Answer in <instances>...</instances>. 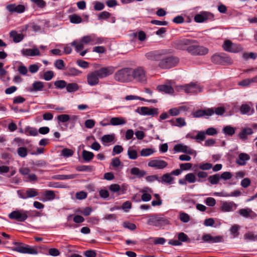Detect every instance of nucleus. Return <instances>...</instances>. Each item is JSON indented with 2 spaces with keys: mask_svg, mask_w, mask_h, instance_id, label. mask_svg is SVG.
Instances as JSON below:
<instances>
[{
  "mask_svg": "<svg viewBox=\"0 0 257 257\" xmlns=\"http://www.w3.org/2000/svg\"><path fill=\"white\" fill-rule=\"evenodd\" d=\"M115 70L113 66L102 67L88 73L87 75L88 84L90 86H95L98 84L99 79H102L112 74Z\"/></svg>",
  "mask_w": 257,
  "mask_h": 257,
  "instance_id": "f257e3e1",
  "label": "nucleus"
},
{
  "mask_svg": "<svg viewBox=\"0 0 257 257\" xmlns=\"http://www.w3.org/2000/svg\"><path fill=\"white\" fill-rule=\"evenodd\" d=\"M148 217L147 223L149 225H153L161 228L170 224L169 219L162 214H149L148 215Z\"/></svg>",
  "mask_w": 257,
  "mask_h": 257,
  "instance_id": "f03ea898",
  "label": "nucleus"
},
{
  "mask_svg": "<svg viewBox=\"0 0 257 257\" xmlns=\"http://www.w3.org/2000/svg\"><path fill=\"white\" fill-rule=\"evenodd\" d=\"M132 68H124L117 71L114 75V79L119 82H126L132 80Z\"/></svg>",
  "mask_w": 257,
  "mask_h": 257,
  "instance_id": "7ed1b4c3",
  "label": "nucleus"
},
{
  "mask_svg": "<svg viewBox=\"0 0 257 257\" xmlns=\"http://www.w3.org/2000/svg\"><path fill=\"white\" fill-rule=\"evenodd\" d=\"M179 63V59L174 56H170L162 58L159 63V66L164 69H170L176 66Z\"/></svg>",
  "mask_w": 257,
  "mask_h": 257,
  "instance_id": "20e7f679",
  "label": "nucleus"
},
{
  "mask_svg": "<svg viewBox=\"0 0 257 257\" xmlns=\"http://www.w3.org/2000/svg\"><path fill=\"white\" fill-rule=\"evenodd\" d=\"M195 42L187 48V51L193 55H205L208 53V49L202 46L197 45Z\"/></svg>",
  "mask_w": 257,
  "mask_h": 257,
  "instance_id": "39448f33",
  "label": "nucleus"
},
{
  "mask_svg": "<svg viewBox=\"0 0 257 257\" xmlns=\"http://www.w3.org/2000/svg\"><path fill=\"white\" fill-rule=\"evenodd\" d=\"M211 61L216 64L229 65L232 63L231 59L225 53L215 54L211 57Z\"/></svg>",
  "mask_w": 257,
  "mask_h": 257,
  "instance_id": "423d86ee",
  "label": "nucleus"
},
{
  "mask_svg": "<svg viewBox=\"0 0 257 257\" xmlns=\"http://www.w3.org/2000/svg\"><path fill=\"white\" fill-rule=\"evenodd\" d=\"M132 80L140 83H145L147 81L146 72L142 67L132 69Z\"/></svg>",
  "mask_w": 257,
  "mask_h": 257,
  "instance_id": "0eeeda50",
  "label": "nucleus"
},
{
  "mask_svg": "<svg viewBox=\"0 0 257 257\" xmlns=\"http://www.w3.org/2000/svg\"><path fill=\"white\" fill-rule=\"evenodd\" d=\"M222 48L225 51L234 53H238L243 50L240 44L233 43L230 40H225L222 45Z\"/></svg>",
  "mask_w": 257,
  "mask_h": 257,
  "instance_id": "6e6552de",
  "label": "nucleus"
},
{
  "mask_svg": "<svg viewBox=\"0 0 257 257\" xmlns=\"http://www.w3.org/2000/svg\"><path fill=\"white\" fill-rule=\"evenodd\" d=\"M9 217L19 222H24L28 218V212L24 210L13 211L9 214Z\"/></svg>",
  "mask_w": 257,
  "mask_h": 257,
  "instance_id": "1a4fd4ad",
  "label": "nucleus"
},
{
  "mask_svg": "<svg viewBox=\"0 0 257 257\" xmlns=\"http://www.w3.org/2000/svg\"><path fill=\"white\" fill-rule=\"evenodd\" d=\"M166 54V51L164 50H158L150 51L145 54L146 58L150 61H161L163 55Z\"/></svg>",
  "mask_w": 257,
  "mask_h": 257,
  "instance_id": "9d476101",
  "label": "nucleus"
},
{
  "mask_svg": "<svg viewBox=\"0 0 257 257\" xmlns=\"http://www.w3.org/2000/svg\"><path fill=\"white\" fill-rule=\"evenodd\" d=\"M104 39L102 37H98L94 35L85 36L82 37V42L86 45H94L102 44L104 42Z\"/></svg>",
  "mask_w": 257,
  "mask_h": 257,
  "instance_id": "9b49d317",
  "label": "nucleus"
},
{
  "mask_svg": "<svg viewBox=\"0 0 257 257\" xmlns=\"http://www.w3.org/2000/svg\"><path fill=\"white\" fill-rule=\"evenodd\" d=\"M181 88L187 93H197L202 90V87L197 83H191L181 86Z\"/></svg>",
  "mask_w": 257,
  "mask_h": 257,
  "instance_id": "f8f14e48",
  "label": "nucleus"
},
{
  "mask_svg": "<svg viewBox=\"0 0 257 257\" xmlns=\"http://www.w3.org/2000/svg\"><path fill=\"white\" fill-rule=\"evenodd\" d=\"M213 18L214 15L211 13L202 11L195 16L194 21L197 23H202L207 20H212Z\"/></svg>",
  "mask_w": 257,
  "mask_h": 257,
  "instance_id": "ddd939ff",
  "label": "nucleus"
},
{
  "mask_svg": "<svg viewBox=\"0 0 257 257\" xmlns=\"http://www.w3.org/2000/svg\"><path fill=\"white\" fill-rule=\"evenodd\" d=\"M223 241L222 236L218 235L212 236L210 234L204 233L202 237L201 242H207L210 243H218Z\"/></svg>",
  "mask_w": 257,
  "mask_h": 257,
  "instance_id": "4468645a",
  "label": "nucleus"
},
{
  "mask_svg": "<svg viewBox=\"0 0 257 257\" xmlns=\"http://www.w3.org/2000/svg\"><path fill=\"white\" fill-rule=\"evenodd\" d=\"M195 40L186 39L181 38L175 41L174 44L175 47L178 49L184 50L186 49V46H190L191 44L194 43Z\"/></svg>",
  "mask_w": 257,
  "mask_h": 257,
  "instance_id": "2eb2a0df",
  "label": "nucleus"
},
{
  "mask_svg": "<svg viewBox=\"0 0 257 257\" xmlns=\"http://www.w3.org/2000/svg\"><path fill=\"white\" fill-rule=\"evenodd\" d=\"M150 167L154 168L156 169H163L168 166L167 162L159 159H154L150 160L148 164Z\"/></svg>",
  "mask_w": 257,
  "mask_h": 257,
  "instance_id": "dca6fc26",
  "label": "nucleus"
},
{
  "mask_svg": "<svg viewBox=\"0 0 257 257\" xmlns=\"http://www.w3.org/2000/svg\"><path fill=\"white\" fill-rule=\"evenodd\" d=\"M239 111L242 115H252L254 112L253 104L251 102H248L241 104L239 107Z\"/></svg>",
  "mask_w": 257,
  "mask_h": 257,
  "instance_id": "f3484780",
  "label": "nucleus"
},
{
  "mask_svg": "<svg viewBox=\"0 0 257 257\" xmlns=\"http://www.w3.org/2000/svg\"><path fill=\"white\" fill-rule=\"evenodd\" d=\"M71 46L75 47V51L79 53L81 56H84L87 52V50L81 51L84 48V45H86L82 42V37L79 40H74L71 43Z\"/></svg>",
  "mask_w": 257,
  "mask_h": 257,
  "instance_id": "a211bd4d",
  "label": "nucleus"
},
{
  "mask_svg": "<svg viewBox=\"0 0 257 257\" xmlns=\"http://www.w3.org/2000/svg\"><path fill=\"white\" fill-rule=\"evenodd\" d=\"M253 134V130L250 127H245L241 128L237 136L241 141L245 142L248 139V136Z\"/></svg>",
  "mask_w": 257,
  "mask_h": 257,
  "instance_id": "6ab92c4d",
  "label": "nucleus"
},
{
  "mask_svg": "<svg viewBox=\"0 0 257 257\" xmlns=\"http://www.w3.org/2000/svg\"><path fill=\"white\" fill-rule=\"evenodd\" d=\"M174 150L176 152H182L189 155L196 154L195 151L189 146L182 144H178L174 147Z\"/></svg>",
  "mask_w": 257,
  "mask_h": 257,
  "instance_id": "aec40b11",
  "label": "nucleus"
},
{
  "mask_svg": "<svg viewBox=\"0 0 257 257\" xmlns=\"http://www.w3.org/2000/svg\"><path fill=\"white\" fill-rule=\"evenodd\" d=\"M137 111L142 115H151L152 116H157L158 113V109L157 108H150L146 106H143L140 108V111H139V108Z\"/></svg>",
  "mask_w": 257,
  "mask_h": 257,
  "instance_id": "412c9836",
  "label": "nucleus"
},
{
  "mask_svg": "<svg viewBox=\"0 0 257 257\" xmlns=\"http://www.w3.org/2000/svg\"><path fill=\"white\" fill-rule=\"evenodd\" d=\"M6 9L11 13L21 14L25 11L26 8L23 5H17L16 4H11L6 6Z\"/></svg>",
  "mask_w": 257,
  "mask_h": 257,
  "instance_id": "4be33fe9",
  "label": "nucleus"
},
{
  "mask_svg": "<svg viewBox=\"0 0 257 257\" xmlns=\"http://www.w3.org/2000/svg\"><path fill=\"white\" fill-rule=\"evenodd\" d=\"M238 213L242 217L245 218H249L251 219L257 217V214L249 208L240 209L238 211Z\"/></svg>",
  "mask_w": 257,
  "mask_h": 257,
  "instance_id": "5701e85b",
  "label": "nucleus"
},
{
  "mask_svg": "<svg viewBox=\"0 0 257 257\" xmlns=\"http://www.w3.org/2000/svg\"><path fill=\"white\" fill-rule=\"evenodd\" d=\"M237 205L233 201L224 202L221 206V210L223 212H231L235 210Z\"/></svg>",
  "mask_w": 257,
  "mask_h": 257,
  "instance_id": "b1692460",
  "label": "nucleus"
},
{
  "mask_svg": "<svg viewBox=\"0 0 257 257\" xmlns=\"http://www.w3.org/2000/svg\"><path fill=\"white\" fill-rule=\"evenodd\" d=\"M250 159L249 155L246 153H241L238 155V158L235 161L236 164L239 166H245L247 162Z\"/></svg>",
  "mask_w": 257,
  "mask_h": 257,
  "instance_id": "393cba45",
  "label": "nucleus"
},
{
  "mask_svg": "<svg viewBox=\"0 0 257 257\" xmlns=\"http://www.w3.org/2000/svg\"><path fill=\"white\" fill-rule=\"evenodd\" d=\"M110 191L113 193H116L118 195L123 194L126 190L124 186H120L117 184H113L109 186Z\"/></svg>",
  "mask_w": 257,
  "mask_h": 257,
  "instance_id": "a878e982",
  "label": "nucleus"
},
{
  "mask_svg": "<svg viewBox=\"0 0 257 257\" xmlns=\"http://www.w3.org/2000/svg\"><path fill=\"white\" fill-rule=\"evenodd\" d=\"M213 114V111L211 109H198L193 113L194 117H200L204 115L211 116Z\"/></svg>",
  "mask_w": 257,
  "mask_h": 257,
  "instance_id": "bb28decb",
  "label": "nucleus"
},
{
  "mask_svg": "<svg viewBox=\"0 0 257 257\" xmlns=\"http://www.w3.org/2000/svg\"><path fill=\"white\" fill-rule=\"evenodd\" d=\"M23 55L25 56H35L40 55V51L37 48L23 49L22 50Z\"/></svg>",
  "mask_w": 257,
  "mask_h": 257,
  "instance_id": "cd10ccee",
  "label": "nucleus"
},
{
  "mask_svg": "<svg viewBox=\"0 0 257 257\" xmlns=\"http://www.w3.org/2000/svg\"><path fill=\"white\" fill-rule=\"evenodd\" d=\"M44 87V83L40 81H35L31 87L28 89L30 92L43 90Z\"/></svg>",
  "mask_w": 257,
  "mask_h": 257,
  "instance_id": "c85d7f7f",
  "label": "nucleus"
},
{
  "mask_svg": "<svg viewBox=\"0 0 257 257\" xmlns=\"http://www.w3.org/2000/svg\"><path fill=\"white\" fill-rule=\"evenodd\" d=\"M130 174L135 177L141 178L146 175V172L137 167H133L130 169Z\"/></svg>",
  "mask_w": 257,
  "mask_h": 257,
  "instance_id": "c756f323",
  "label": "nucleus"
},
{
  "mask_svg": "<svg viewBox=\"0 0 257 257\" xmlns=\"http://www.w3.org/2000/svg\"><path fill=\"white\" fill-rule=\"evenodd\" d=\"M115 139V135H105L101 138V141L104 146H108L109 144L113 143Z\"/></svg>",
  "mask_w": 257,
  "mask_h": 257,
  "instance_id": "7c9ffc66",
  "label": "nucleus"
},
{
  "mask_svg": "<svg viewBox=\"0 0 257 257\" xmlns=\"http://www.w3.org/2000/svg\"><path fill=\"white\" fill-rule=\"evenodd\" d=\"M126 121L124 118L121 117H113L110 120L109 124L112 125H118L124 124Z\"/></svg>",
  "mask_w": 257,
  "mask_h": 257,
  "instance_id": "2f4dec72",
  "label": "nucleus"
},
{
  "mask_svg": "<svg viewBox=\"0 0 257 257\" xmlns=\"http://www.w3.org/2000/svg\"><path fill=\"white\" fill-rule=\"evenodd\" d=\"M157 88L158 91L165 92L166 93L171 94L174 92V89L170 85H160L158 86Z\"/></svg>",
  "mask_w": 257,
  "mask_h": 257,
  "instance_id": "473e14b6",
  "label": "nucleus"
},
{
  "mask_svg": "<svg viewBox=\"0 0 257 257\" xmlns=\"http://www.w3.org/2000/svg\"><path fill=\"white\" fill-rule=\"evenodd\" d=\"M10 37L13 38V40L15 43H19L23 39V35L22 34H19L16 31H12L10 34Z\"/></svg>",
  "mask_w": 257,
  "mask_h": 257,
  "instance_id": "72a5a7b5",
  "label": "nucleus"
},
{
  "mask_svg": "<svg viewBox=\"0 0 257 257\" xmlns=\"http://www.w3.org/2000/svg\"><path fill=\"white\" fill-rule=\"evenodd\" d=\"M78 176V174H72L69 175H57L54 176V179L58 180H64L68 179H72L76 178Z\"/></svg>",
  "mask_w": 257,
  "mask_h": 257,
  "instance_id": "f704fd0d",
  "label": "nucleus"
},
{
  "mask_svg": "<svg viewBox=\"0 0 257 257\" xmlns=\"http://www.w3.org/2000/svg\"><path fill=\"white\" fill-rule=\"evenodd\" d=\"M81 71L74 67L67 68L65 72V74L69 76H78L81 74Z\"/></svg>",
  "mask_w": 257,
  "mask_h": 257,
  "instance_id": "c9c22d12",
  "label": "nucleus"
},
{
  "mask_svg": "<svg viewBox=\"0 0 257 257\" xmlns=\"http://www.w3.org/2000/svg\"><path fill=\"white\" fill-rule=\"evenodd\" d=\"M14 244L15 245L13 248L14 250L20 253H24L26 249V244L18 242H15Z\"/></svg>",
  "mask_w": 257,
  "mask_h": 257,
  "instance_id": "e433bc0d",
  "label": "nucleus"
},
{
  "mask_svg": "<svg viewBox=\"0 0 257 257\" xmlns=\"http://www.w3.org/2000/svg\"><path fill=\"white\" fill-rule=\"evenodd\" d=\"M14 244L15 245L13 248L14 250L20 253H24L26 249V244L18 242H15Z\"/></svg>",
  "mask_w": 257,
  "mask_h": 257,
  "instance_id": "4c0bfd02",
  "label": "nucleus"
},
{
  "mask_svg": "<svg viewBox=\"0 0 257 257\" xmlns=\"http://www.w3.org/2000/svg\"><path fill=\"white\" fill-rule=\"evenodd\" d=\"M45 198L43 201L53 200L55 198V191L53 190H47L44 192Z\"/></svg>",
  "mask_w": 257,
  "mask_h": 257,
  "instance_id": "58836bf2",
  "label": "nucleus"
},
{
  "mask_svg": "<svg viewBox=\"0 0 257 257\" xmlns=\"http://www.w3.org/2000/svg\"><path fill=\"white\" fill-rule=\"evenodd\" d=\"M66 90L69 93H73L77 91L79 89V85L76 83H67Z\"/></svg>",
  "mask_w": 257,
  "mask_h": 257,
  "instance_id": "ea45409f",
  "label": "nucleus"
},
{
  "mask_svg": "<svg viewBox=\"0 0 257 257\" xmlns=\"http://www.w3.org/2000/svg\"><path fill=\"white\" fill-rule=\"evenodd\" d=\"M235 132V128L230 125H226L222 129V133L226 136H232Z\"/></svg>",
  "mask_w": 257,
  "mask_h": 257,
  "instance_id": "a19ab883",
  "label": "nucleus"
},
{
  "mask_svg": "<svg viewBox=\"0 0 257 257\" xmlns=\"http://www.w3.org/2000/svg\"><path fill=\"white\" fill-rule=\"evenodd\" d=\"M174 180V178L172 177L170 173H166L164 174L161 177V180L160 182L162 183H166L169 184L172 183V181Z\"/></svg>",
  "mask_w": 257,
  "mask_h": 257,
  "instance_id": "79ce46f5",
  "label": "nucleus"
},
{
  "mask_svg": "<svg viewBox=\"0 0 257 257\" xmlns=\"http://www.w3.org/2000/svg\"><path fill=\"white\" fill-rule=\"evenodd\" d=\"M25 133L27 136H37L38 135L37 129L30 126L26 127L25 129Z\"/></svg>",
  "mask_w": 257,
  "mask_h": 257,
  "instance_id": "37998d69",
  "label": "nucleus"
},
{
  "mask_svg": "<svg viewBox=\"0 0 257 257\" xmlns=\"http://www.w3.org/2000/svg\"><path fill=\"white\" fill-rule=\"evenodd\" d=\"M25 251L24 253H28L30 254H37L38 253V248L37 246H31L26 244Z\"/></svg>",
  "mask_w": 257,
  "mask_h": 257,
  "instance_id": "c03bdc74",
  "label": "nucleus"
},
{
  "mask_svg": "<svg viewBox=\"0 0 257 257\" xmlns=\"http://www.w3.org/2000/svg\"><path fill=\"white\" fill-rule=\"evenodd\" d=\"M82 158L86 162L90 161L94 157L93 153L86 150H83L82 153Z\"/></svg>",
  "mask_w": 257,
  "mask_h": 257,
  "instance_id": "a18cd8bd",
  "label": "nucleus"
},
{
  "mask_svg": "<svg viewBox=\"0 0 257 257\" xmlns=\"http://www.w3.org/2000/svg\"><path fill=\"white\" fill-rule=\"evenodd\" d=\"M186 106H180L179 107H174L171 109H170L168 111V112L170 115L171 116H177L179 115L180 113V111L182 109H186Z\"/></svg>",
  "mask_w": 257,
  "mask_h": 257,
  "instance_id": "49530a36",
  "label": "nucleus"
},
{
  "mask_svg": "<svg viewBox=\"0 0 257 257\" xmlns=\"http://www.w3.org/2000/svg\"><path fill=\"white\" fill-rule=\"evenodd\" d=\"M240 228V226L238 224H234L231 227L230 231L233 238H236L238 236Z\"/></svg>",
  "mask_w": 257,
  "mask_h": 257,
  "instance_id": "de8ad7c7",
  "label": "nucleus"
},
{
  "mask_svg": "<svg viewBox=\"0 0 257 257\" xmlns=\"http://www.w3.org/2000/svg\"><path fill=\"white\" fill-rule=\"evenodd\" d=\"M125 99L126 100H135V99H138V100H142V101L151 102H153V103L157 102V100H148L145 99L144 98H142L141 97L137 96H136V95H130L126 96L125 97Z\"/></svg>",
  "mask_w": 257,
  "mask_h": 257,
  "instance_id": "09e8293b",
  "label": "nucleus"
},
{
  "mask_svg": "<svg viewBox=\"0 0 257 257\" xmlns=\"http://www.w3.org/2000/svg\"><path fill=\"white\" fill-rule=\"evenodd\" d=\"M220 179V175L218 174L211 175L208 178V181L212 185L217 184Z\"/></svg>",
  "mask_w": 257,
  "mask_h": 257,
  "instance_id": "8fccbe9b",
  "label": "nucleus"
},
{
  "mask_svg": "<svg viewBox=\"0 0 257 257\" xmlns=\"http://www.w3.org/2000/svg\"><path fill=\"white\" fill-rule=\"evenodd\" d=\"M54 86L56 89H62L66 88L67 82L63 80H59L54 82Z\"/></svg>",
  "mask_w": 257,
  "mask_h": 257,
  "instance_id": "3c124183",
  "label": "nucleus"
},
{
  "mask_svg": "<svg viewBox=\"0 0 257 257\" xmlns=\"http://www.w3.org/2000/svg\"><path fill=\"white\" fill-rule=\"evenodd\" d=\"M69 20L70 22L73 24H79L82 21L81 17L76 14L70 15L69 16Z\"/></svg>",
  "mask_w": 257,
  "mask_h": 257,
  "instance_id": "603ef678",
  "label": "nucleus"
},
{
  "mask_svg": "<svg viewBox=\"0 0 257 257\" xmlns=\"http://www.w3.org/2000/svg\"><path fill=\"white\" fill-rule=\"evenodd\" d=\"M26 193L27 194V198H33L39 195V193L37 189L34 188H29L27 189Z\"/></svg>",
  "mask_w": 257,
  "mask_h": 257,
  "instance_id": "864d4df0",
  "label": "nucleus"
},
{
  "mask_svg": "<svg viewBox=\"0 0 257 257\" xmlns=\"http://www.w3.org/2000/svg\"><path fill=\"white\" fill-rule=\"evenodd\" d=\"M155 151L151 148L143 149L140 152V155L143 157H148L154 154Z\"/></svg>",
  "mask_w": 257,
  "mask_h": 257,
  "instance_id": "5fc2aeb1",
  "label": "nucleus"
},
{
  "mask_svg": "<svg viewBox=\"0 0 257 257\" xmlns=\"http://www.w3.org/2000/svg\"><path fill=\"white\" fill-rule=\"evenodd\" d=\"M127 155L129 159L132 160H136L138 157L137 151L130 148L127 150Z\"/></svg>",
  "mask_w": 257,
  "mask_h": 257,
  "instance_id": "6e6d98bb",
  "label": "nucleus"
},
{
  "mask_svg": "<svg viewBox=\"0 0 257 257\" xmlns=\"http://www.w3.org/2000/svg\"><path fill=\"white\" fill-rule=\"evenodd\" d=\"M244 239L250 241L257 240V234L254 235L252 232L248 231L244 234Z\"/></svg>",
  "mask_w": 257,
  "mask_h": 257,
  "instance_id": "4d7b16f0",
  "label": "nucleus"
},
{
  "mask_svg": "<svg viewBox=\"0 0 257 257\" xmlns=\"http://www.w3.org/2000/svg\"><path fill=\"white\" fill-rule=\"evenodd\" d=\"M185 177L188 183H194L197 181L195 174L192 173H188Z\"/></svg>",
  "mask_w": 257,
  "mask_h": 257,
  "instance_id": "13d9d810",
  "label": "nucleus"
},
{
  "mask_svg": "<svg viewBox=\"0 0 257 257\" xmlns=\"http://www.w3.org/2000/svg\"><path fill=\"white\" fill-rule=\"evenodd\" d=\"M179 219L183 223H187L190 220V216L186 213L180 212L179 213Z\"/></svg>",
  "mask_w": 257,
  "mask_h": 257,
  "instance_id": "bf43d9fd",
  "label": "nucleus"
},
{
  "mask_svg": "<svg viewBox=\"0 0 257 257\" xmlns=\"http://www.w3.org/2000/svg\"><path fill=\"white\" fill-rule=\"evenodd\" d=\"M55 67L58 70H64L65 69V64L64 61L62 59H58L54 62Z\"/></svg>",
  "mask_w": 257,
  "mask_h": 257,
  "instance_id": "052dcab7",
  "label": "nucleus"
},
{
  "mask_svg": "<svg viewBox=\"0 0 257 257\" xmlns=\"http://www.w3.org/2000/svg\"><path fill=\"white\" fill-rule=\"evenodd\" d=\"M74 154V151L71 149L65 148L62 150L61 155L64 158H68L71 157Z\"/></svg>",
  "mask_w": 257,
  "mask_h": 257,
  "instance_id": "680f3d73",
  "label": "nucleus"
},
{
  "mask_svg": "<svg viewBox=\"0 0 257 257\" xmlns=\"http://www.w3.org/2000/svg\"><path fill=\"white\" fill-rule=\"evenodd\" d=\"M18 155L22 158H25L27 156L28 150L25 147H20L17 149Z\"/></svg>",
  "mask_w": 257,
  "mask_h": 257,
  "instance_id": "e2e57ef3",
  "label": "nucleus"
},
{
  "mask_svg": "<svg viewBox=\"0 0 257 257\" xmlns=\"http://www.w3.org/2000/svg\"><path fill=\"white\" fill-rule=\"evenodd\" d=\"M54 73L51 70L47 71L43 74V79L46 81L51 80L54 77Z\"/></svg>",
  "mask_w": 257,
  "mask_h": 257,
  "instance_id": "0e129e2a",
  "label": "nucleus"
},
{
  "mask_svg": "<svg viewBox=\"0 0 257 257\" xmlns=\"http://www.w3.org/2000/svg\"><path fill=\"white\" fill-rule=\"evenodd\" d=\"M210 109H211L213 110V114L215 113L216 114H217L218 115H223L225 111L224 108L223 107L210 108Z\"/></svg>",
  "mask_w": 257,
  "mask_h": 257,
  "instance_id": "69168bd1",
  "label": "nucleus"
},
{
  "mask_svg": "<svg viewBox=\"0 0 257 257\" xmlns=\"http://www.w3.org/2000/svg\"><path fill=\"white\" fill-rule=\"evenodd\" d=\"M70 115L68 114H61L57 116V119L59 122H66L70 120Z\"/></svg>",
  "mask_w": 257,
  "mask_h": 257,
  "instance_id": "338daca9",
  "label": "nucleus"
},
{
  "mask_svg": "<svg viewBox=\"0 0 257 257\" xmlns=\"http://www.w3.org/2000/svg\"><path fill=\"white\" fill-rule=\"evenodd\" d=\"M77 171L79 172L82 171H88L91 172L92 171V166H86V165H80L78 166L76 168Z\"/></svg>",
  "mask_w": 257,
  "mask_h": 257,
  "instance_id": "774afa93",
  "label": "nucleus"
}]
</instances>
